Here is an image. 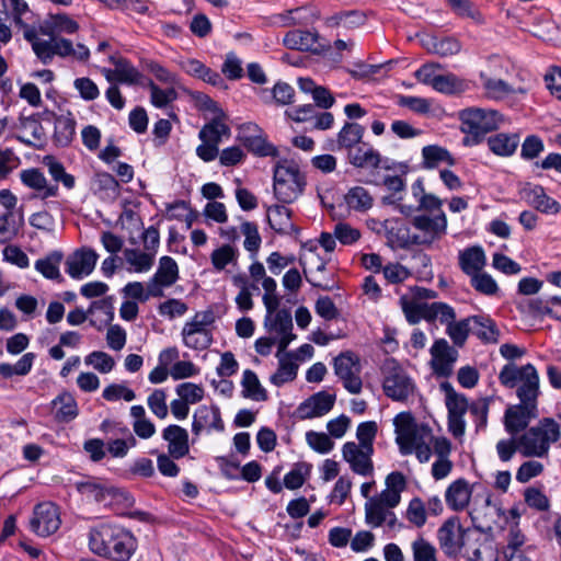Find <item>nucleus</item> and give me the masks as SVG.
I'll return each mask as SVG.
<instances>
[{"label": "nucleus", "instance_id": "obj_13", "mask_svg": "<svg viewBox=\"0 0 561 561\" xmlns=\"http://www.w3.org/2000/svg\"><path fill=\"white\" fill-rule=\"evenodd\" d=\"M318 32L291 30L285 34L283 45L291 50L309 51L319 55L323 51V46L318 43Z\"/></svg>", "mask_w": 561, "mask_h": 561}, {"label": "nucleus", "instance_id": "obj_50", "mask_svg": "<svg viewBox=\"0 0 561 561\" xmlns=\"http://www.w3.org/2000/svg\"><path fill=\"white\" fill-rule=\"evenodd\" d=\"M241 231L245 236L243 243L244 248L247 251L252 253L251 256L254 259L262 243V238L259 233L257 225L252 221H244L241 225Z\"/></svg>", "mask_w": 561, "mask_h": 561}, {"label": "nucleus", "instance_id": "obj_5", "mask_svg": "<svg viewBox=\"0 0 561 561\" xmlns=\"http://www.w3.org/2000/svg\"><path fill=\"white\" fill-rule=\"evenodd\" d=\"M239 130L238 140L250 153L260 158L279 156L277 147L267 140V135L257 124L244 123Z\"/></svg>", "mask_w": 561, "mask_h": 561}, {"label": "nucleus", "instance_id": "obj_36", "mask_svg": "<svg viewBox=\"0 0 561 561\" xmlns=\"http://www.w3.org/2000/svg\"><path fill=\"white\" fill-rule=\"evenodd\" d=\"M345 203L356 211H367L373 207L374 198L363 186H354L344 196Z\"/></svg>", "mask_w": 561, "mask_h": 561}, {"label": "nucleus", "instance_id": "obj_7", "mask_svg": "<svg viewBox=\"0 0 561 561\" xmlns=\"http://www.w3.org/2000/svg\"><path fill=\"white\" fill-rule=\"evenodd\" d=\"M333 368L343 386H363L360 358L355 352L345 351L340 353L333 359Z\"/></svg>", "mask_w": 561, "mask_h": 561}, {"label": "nucleus", "instance_id": "obj_16", "mask_svg": "<svg viewBox=\"0 0 561 561\" xmlns=\"http://www.w3.org/2000/svg\"><path fill=\"white\" fill-rule=\"evenodd\" d=\"M462 526L457 516L449 517L437 530V539L444 553L449 558L458 556V545L456 540L459 539V533Z\"/></svg>", "mask_w": 561, "mask_h": 561}, {"label": "nucleus", "instance_id": "obj_15", "mask_svg": "<svg viewBox=\"0 0 561 561\" xmlns=\"http://www.w3.org/2000/svg\"><path fill=\"white\" fill-rule=\"evenodd\" d=\"M421 45L430 54L439 57H448L458 54L461 50V43L454 36H438L434 34H423Z\"/></svg>", "mask_w": 561, "mask_h": 561}, {"label": "nucleus", "instance_id": "obj_1", "mask_svg": "<svg viewBox=\"0 0 561 561\" xmlns=\"http://www.w3.org/2000/svg\"><path fill=\"white\" fill-rule=\"evenodd\" d=\"M90 549L98 556L127 561L136 548L134 536L121 527L102 524L90 531Z\"/></svg>", "mask_w": 561, "mask_h": 561}, {"label": "nucleus", "instance_id": "obj_37", "mask_svg": "<svg viewBox=\"0 0 561 561\" xmlns=\"http://www.w3.org/2000/svg\"><path fill=\"white\" fill-rule=\"evenodd\" d=\"M76 489L80 494L92 496L99 503L103 502L106 495L113 494L112 488L106 486L100 479L95 478L77 482Z\"/></svg>", "mask_w": 561, "mask_h": 561}, {"label": "nucleus", "instance_id": "obj_60", "mask_svg": "<svg viewBox=\"0 0 561 561\" xmlns=\"http://www.w3.org/2000/svg\"><path fill=\"white\" fill-rule=\"evenodd\" d=\"M407 518L416 527H422L426 523V507L420 497L410 501Z\"/></svg>", "mask_w": 561, "mask_h": 561}, {"label": "nucleus", "instance_id": "obj_51", "mask_svg": "<svg viewBox=\"0 0 561 561\" xmlns=\"http://www.w3.org/2000/svg\"><path fill=\"white\" fill-rule=\"evenodd\" d=\"M238 250L230 244H224L218 249H215L210 254L213 266L217 271L224 270L229 263L237 260Z\"/></svg>", "mask_w": 561, "mask_h": 561}, {"label": "nucleus", "instance_id": "obj_42", "mask_svg": "<svg viewBox=\"0 0 561 561\" xmlns=\"http://www.w3.org/2000/svg\"><path fill=\"white\" fill-rule=\"evenodd\" d=\"M44 164L48 168L50 176L56 182H61L64 186L71 190L76 185V179L73 175L66 172V169L61 162L56 160L54 156L44 157Z\"/></svg>", "mask_w": 561, "mask_h": 561}, {"label": "nucleus", "instance_id": "obj_20", "mask_svg": "<svg viewBox=\"0 0 561 561\" xmlns=\"http://www.w3.org/2000/svg\"><path fill=\"white\" fill-rule=\"evenodd\" d=\"M162 437L169 443L168 451L174 459H180L188 454V434L179 425H169L163 430Z\"/></svg>", "mask_w": 561, "mask_h": 561}, {"label": "nucleus", "instance_id": "obj_46", "mask_svg": "<svg viewBox=\"0 0 561 561\" xmlns=\"http://www.w3.org/2000/svg\"><path fill=\"white\" fill-rule=\"evenodd\" d=\"M183 91L195 102V107L198 111L211 112L216 115L220 114L222 116H226L222 108L208 94L201 92V91H194V90H190V89H185V88L183 89Z\"/></svg>", "mask_w": 561, "mask_h": 561}, {"label": "nucleus", "instance_id": "obj_26", "mask_svg": "<svg viewBox=\"0 0 561 561\" xmlns=\"http://www.w3.org/2000/svg\"><path fill=\"white\" fill-rule=\"evenodd\" d=\"M381 386H413L402 365L393 357L386 358L381 366Z\"/></svg>", "mask_w": 561, "mask_h": 561}, {"label": "nucleus", "instance_id": "obj_17", "mask_svg": "<svg viewBox=\"0 0 561 561\" xmlns=\"http://www.w3.org/2000/svg\"><path fill=\"white\" fill-rule=\"evenodd\" d=\"M181 68L188 76L199 79L213 87L218 89L227 90L228 85L219 72L207 67L204 62L198 59L190 58L181 62Z\"/></svg>", "mask_w": 561, "mask_h": 561}, {"label": "nucleus", "instance_id": "obj_30", "mask_svg": "<svg viewBox=\"0 0 561 561\" xmlns=\"http://www.w3.org/2000/svg\"><path fill=\"white\" fill-rule=\"evenodd\" d=\"M365 134V127L355 122H345L337 133V149H351L362 142Z\"/></svg>", "mask_w": 561, "mask_h": 561}, {"label": "nucleus", "instance_id": "obj_44", "mask_svg": "<svg viewBox=\"0 0 561 561\" xmlns=\"http://www.w3.org/2000/svg\"><path fill=\"white\" fill-rule=\"evenodd\" d=\"M446 2L456 15L478 23L483 22L482 13L471 0H446Z\"/></svg>", "mask_w": 561, "mask_h": 561}, {"label": "nucleus", "instance_id": "obj_34", "mask_svg": "<svg viewBox=\"0 0 561 561\" xmlns=\"http://www.w3.org/2000/svg\"><path fill=\"white\" fill-rule=\"evenodd\" d=\"M412 225L419 230L432 232V236L440 237L446 233L447 217L444 211H440L434 218L419 215L412 219Z\"/></svg>", "mask_w": 561, "mask_h": 561}, {"label": "nucleus", "instance_id": "obj_56", "mask_svg": "<svg viewBox=\"0 0 561 561\" xmlns=\"http://www.w3.org/2000/svg\"><path fill=\"white\" fill-rule=\"evenodd\" d=\"M446 391L448 415L463 416L467 411V399L454 391V388H443Z\"/></svg>", "mask_w": 561, "mask_h": 561}, {"label": "nucleus", "instance_id": "obj_47", "mask_svg": "<svg viewBox=\"0 0 561 561\" xmlns=\"http://www.w3.org/2000/svg\"><path fill=\"white\" fill-rule=\"evenodd\" d=\"M366 523L379 527L387 520L388 510L376 497H370L365 504Z\"/></svg>", "mask_w": 561, "mask_h": 561}, {"label": "nucleus", "instance_id": "obj_52", "mask_svg": "<svg viewBox=\"0 0 561 561\" xmlns=\"http://www.w3.org/2000/svg\"><path fill=\"white\" fill-rule=\"evenodd\" d=\"M96 183L99 190L105 192L106 198L115 201L121 195L119 183L111 173H96Z\"/></svg>", "mask_w": 561, "mask_h": 561}, {"label": "nucleus", "instance_id": "obj_9", "mask_svg": "<svg viewBox=\"0 0 561 561\" xmlns=\"http://www.w3.org/2000/svg\"><path fill=\"white\" fill-rule=\"evenodd\" d=\"M431 355V365L436 377L448 378L453 374V364L457 359V351L445 339H439L432 345Z\"/></svg>", "mask_w": 561, "mask_h": 561}, {"label": "nucleus", "instance_id": "obj_28", "mask_svg": "<svg viewBox=\"0 0 561 561\" xmlns=\"http://www.w3.org/2000/svg\"><path fill=\"white\" fill-rule=\"evenodd\" d=\"M485 264V254L480 245H473L459 253V265L469 276L480 272Z\"/></svg>", "mask_w": 561, "mask_h": 561}, {"label": "nucleus", "instance_id": "obj_33", "mask_svg": "<svg viewBox=\"0 0 561 561\" xmlns=\"http://www.w3.org/2000/svg\"><path fill=\"white\" fill-rule=\"evenodd\" d=\"M423 169H434L440 162H446L448 165H454L456 163L455 158L450 154V152L440 146L437 145H428L423 147L422 149Z\"/></svg>", "mask_w": 561, "mask_h": 561}, {"label": "nucleus", "instance_id": "obj_53", "mask_svg": "<svg viewBox=\"0 0 561 561\" xmlns=\"http://www.w3.org/2000/svg\"><path fill=\"white\" fill-rule=\"evenodd\" d=\"M471 286L479 293L488 296L497 294L499 286L488 273H476L471 276Z\"/></svg>", "mask_w": 561, "mask_h": 561}, {"label": "nucleus", "instance_id": "obj_29", "mask_svg": "<svg viewBox=\"0 0 561 561\" xmlns=\"http://www.w3.org/2000/svg\"><path fill=\"white\" fill-rule=\"evenodd\" d=\"M64 254L61 251H51L45 257L35 262V268L45 278L62 283L65 278L59 272V264L62 261Z\"/></svg>", "mask_w": 561, "mask_h": 561}, {"label": "nucleus", "instance_id": "obj_62", "mask_svg": "<svg viewBox=\"0 0 561 561\" xmlns=\"http://www.w3.org/2000/svg\"><path fill=\"white\" fill-rule=\"evenodd\" d=\"M22 183L33 190L41 191L46 187V178L37 168L26 169L20 173Z\"/></svg>", "mask_w": 561, "mask_h": 561}, {"label": "nucleus", "instance_id": "obj_8", "mask_svg": "<svg viewBox=\"0 0 561 561\" xmlns=\"http://www.w3.org/2000/svg\"><path fill=\"white\" fill-rule=\"evenodd\" d=\"M31 529L42 537L56 533L60 527L58 507L53 503H41L34 508Z\"/></svg>", "mask_w": 561, "mask_h": 561}, {"label": "nucleus", "instance_id": "obj_63", "mask_svg": "<svg viewBox=\"0 0 561 561\" xmlns=\"http://www.w3.org/2000/svg\"><path fill=\"white\" fill-rule=\"evenodd\" d=\"M334 237L344 245L355 243L360 238V231L346 222H339L334 227Z\"/></svg>", "mask_w": 561, "mask_h": 561}, {"label": "nucleus", "instance_id": "obj_11", "mask_svg": "<svg viewBox=\"0 0 561 561\" xmlns=\"http://www.w3.org/2000/svg\"><path fill=\"white\" fill-rule=\"evenodd\" d=\"M98 253L91 248H80L69 255L65 262L66 272L73 279L90 275L95 268Z\"/></svg>", "mask_w": 561, "mask_h": 561}, {"label": "nucleus", "instance_id": "obj_32", "mask_svg": "<svg viewBox=\"0 0 561 561\" xmlns=\"http://www.w3.org/2000/svg\"><path fill=\"white\" fill-rule=\"evenodd\" d=\"M469 83L454 73L436 75L433 80V89L437 92L454 95L465 92Z\"/></svg>", "mask_w": 561, "mask_h": 561}, {"label": "nucleus", "instance_id": "obj_55", "mask_svg": "<svg viewBox=\"0 0 561 561\" xmlns=\"http://www.w3.org/2000/svg\"><path fill=\"white\" fill-rule=\"evenodd\" d=\"M543 150L542 139L537 135H528L522 144L520 158L530 161L538 158Z\"/></svg>", "mask_w": 561, "mask_h": 561}, {"label": "nucleus", "instance_id": "obj_48", "mask_svg": "<svg viewBox=\"0 0 561 561\" xmlns=\"http://www.w3.org/2000/svg\"><path fill=\"white\" fill-rule=\"evenodd\" d=\"M447 334L456 346L462 347L471 333V319L470 317L462 319L458 322L453 321L447 325Z\"/></svg>", "mask_w": 561, "mask_h": 561}, {"label": "nucleus", "instance_id": "obj_21", "mask_svg": "<svg viewBox=\"0 0 561 561\" xmlns=\"http://www.w3.org/2000/svg\"><path fill=\"white\" fill-rule=\"evenodd\" d=\"M471 333L484 344H494L499 342L500 330L495 321L490 316L474 314L470 316Z\"/></svg>", "mask_w": 561, "mask_h": 561}, {"label": "nucleus", "instance_id": "obj_31", "mask_svg": "<svg viewBox=\"0 0 561 561\" xmlns=\"http://www.w3.org/2000/svg\"><path fill=\"white\" fill-rule=\"evenodd\" d=\"M55 419L58 422L68 423L78 415V405L75 398L68 393L62 392L51 402Z\"/></svg>", "mask_w": 561, "mask_h": 561}, {"label": "nucleus", "instance_id": "obj_2", "mask_svg": "<svg viewBox=\"0 0 561 561\" xmlns=\"http://www.w3.org/2000/svg\"><path fill=\"white\" fill-rule=\"evenodd\" d=\"M307 186V178L295 160L280 159L273 170V193L280 204H291Z\"/></svg>", "mask_w": 561, "mask_h": 561}, {"label": "nucleus", "instance_id": "obj_14", "mask_svg": "<svg viewBox=\"0 0 561 561\" xmlns=\"http://www.w3.org/2000/svg\"><path fill=\"white\" fill-rule=\"evenodd\" d=\"M334 402L335 394L320 391L300 403L296 413L302 420L322 416L333 408Z\"/></svg>", "mask_w": 561, "mask_h": 561}, {"label": "nucleus", "instance_id": "obj_23", "mask_svg": "<svg viewBox=\"0 0 561 561\" xmlns=\"http://www.w3.org/2000/svg\"><path fill=\"white\" fill-rule=\"evenodd\" d=\"M343 458L352 470L360 476H370L374 470L371 458H366L359 453V447L354 442H347L342 448Z\"/></svg>", "mask_w": 561, "mask_h": 561}, {"label": "nucleus", "instance_id": "obj_35", "mask_svg": "<svg viewBox=\"0 0 561 561\" xmlns=\"http://www.w3.org/2000/svg\"><path fill=\"white\" fill-rule=\"evenodd\" d=\"M56 116L54 111L45 108L43 112L33 113L30 116H24L21 114L19 116V123L21 128H26L28 125H33L32 136L36 140H43L46 138V133L41 124V119L51 121L53 117Z\"/></svg>", "mask_w": 561, "mask_h": 561}, {"label": "nucleus", "instance_id": "obj_24", "mask_svg": "<svg viewBox=\"0 0 561 561\" xmlns=\"http://www.w3.org/2000/svg\"><path fill=\"white\" fill-rule=\"evenodd\" d=\"M550 305L551 304L549 302V299L543 300L541 298H528L523 299L517 304V310L520 313L527 314L533 318H543L547 316L553 320L561 322V314L556 312L550 307Z\"/></svg>", "mask_w": 561, "mask_h": 561}, {"label": "nucleus", "instance_id": "obj_12", "mask_svg": "<svg viewBox=\"0 0 561 561\" xmlns=\"http://www.w3.org/2000/svg\"><path fill=\"white\" fill-rule=\"evenodd\" d=\"M502 386H539V376L531 364L516 366L508 363L503 366L499 375Z\"/></svg>", "mask_w": 561, "mask_h": 561}, {"label": "nucleus", "instance_id": "obj_18", "mask_svg": "<svg viewBox=\"0 0 561 561\" xmlns=\"http://www.w3.org/2000/svg\"><path fill=\"white\" fill-rule=\"evenodd\" d=\"M346 150L348 162L357 169L369 167L377 169L381 164L380 153L375 150L368 142L362 140V142L354 148Z\"/></svg>", "mask_w": 561, "mask_h": 561}, {"label": "nucleus", "instance_id": "obj_40", "mask_svg": "<svg viewBox=\"0 0 561 561\" xmlns=\"http://www.w3.org/2000/svg\"><path fill=\"white\" fill-rule=\"evenodd\" d=\"M154 280L161 285L172 286L179 279V266L174 259L164 255L159 261V267L154 273Z\"/></svg>", "mask_w": 561, "mask_h": 561}, {"label": "nucleus", "instance_id": "obj_22", "mask_svg": "<svg viewBox=\"0 0 561 561\" xmlns=\"http://www.w3.org/2000/svg\"><path fill=\"white\" fill-rule=\"evenodd\" d=\"M519 444L524 448L526 457H543L548 454L549 446L545 439L541 427H530L520 438Z\"/></svg>", "mask_w": 561, "mask_h": 561}, {"label": "nucleus", "instance_id": "obj_64", "mask_svg": "<svg viewBox=\"0 0 561 561\" xmlns=\"http://www.w3.org/2000/svg\"><path fill=\"white\" fill-rule=\"evenodd\" d=\"M295 90L286 82L278 81L272 89V99L277 105H288L294 102Z\"/></svg>", "mask_w": 561, "mask_h": 561}, {"label": "nucleus", "instance_id": "obj_10", "mask_svg": "<svg viewBox=\"0 0 561 561\" xmlns=\"http://www.w3.org/2000/svg\"><path fill=\"white\" fill-rule=\"evenodd\" d=\"M520 195L537 211L546 215H557L561 211V204L548 196L543 186L539 184L525 183L520 190Z\"/></svg>", "mask_w": 561, "mask_h": 561}, {"label": "nucleus", "instance_id": "obj_49", "mask_svg": "<svg viewBox=\"0 0 561 561\" xmlns=\"http://www.w3.org/2000/svg\"><path fill=\"white\" fill-rule=\"evenodd\" d=\"M311 471V465L307 462H297L294 468L285 476L284 485L289 490H296L304 485L306 476Z\"/></svg>", "mask_w": 561, "mask_h": 561}, {"label": "nucleus", "instance_id": "obj_3", "mask_svg": "<svg viewBox=\"0 0 561 561\" xmlns=\"http://www.w3.org/2000/svg\"><path fill=\"white\" fill-rule=\"evenodd\" d=\"M499 113L493 110L479 107H467L459 112L460 129L466 136L462 145L472 147L481 144L486 134L496 130L499 127Z\"/></svg>", "mask_w": 561, "mask_h": 561}, {"label": "nucleus", "instance_id": "obj_6", "mask_svg": "<svg viewBox=\"0 0 561 561\" xmlns=\"http://www.w3.org/2000/svg\"><path fill=\"white\" fill-rule=\"evenodd\" d=\"M396 443L402 455L407 456L413 453V443L421 436V432L430 434L431 430L427 425H419L414 416L410 412H401L393 419Z\"/></svg>", "mask_w": 561, "mask_h": 561}, {"label": "nucleus", "instance_id": "obj_43", "mask_svg": "<svg viewBox=\"0 0 561 561\" xmlns=\"http://www.w3.org/2000/svg\"><path fill=\"white\" fill-rule=\"evenodd\" d=\"M124 256L127 263L134 266L136 273L147 272L151 268L154 262V254L142 252L138 249H125Z\"/></svg>", "mask_w": 561, "mask_h": 561}, {"label": "nucleus", "instance_id": "obj_4", "mask_svg": "<svg viewBox=\"0 0 561 561\" xmlns=\"http://www.w3.org/2000/svg\"><path fill=\"white\" fill-rule=\"evenodd\" d=\"M539 388H517L519 404L510 407L505 412V428L511 434L524 431L529 421L537 416Z\"/></svg>", "mask_w": 561, "mask_h": 561}, {"label": "nucleus", "instance_id": "obj_38", "mask_svg": "<svg viewBox=\"0 0 561 561\" xmlns=\"http://www.w3.org/2000/svg\"><path fill=\"white\" fill-rule=\"evenodd\" d=\"M111 64L115 66L116 79L121 83L136 84L140 72L125 57H110Z\"/></svg>", "mask_w": 561, "mask_h": 561}, {"label": "nucleus", "instance_id": "obj_27", "mask_svg": "<svg viewBox=\"0 0 561 561\" xmlns=\"http://www.w3.org/2000/svg\"><path fill=\"white\" fill-rule=\"evenodd\" d=\"M488 147L492 153L499 157H511L519 145L518 134L497 133L490 136Z\"/></svg>", "mask_w": 561, "mask_h": 561}, {"label": "nucleus", "instance_id": "obj_45", "mask_svg": "<svg viewBox=\"0 0 561 561\" xmlns=\"http://www.w3.org/2000/svg\"><path fill=\"white\" fill-rule=\"evenodd\" d=\"M289 13H294V18L290 23H298V25H310L318 21L321 16L320 9L313 3H307L305 5L289 9Z\"/></svg>", "mask_w": 561, "mask_h": 561}, {"label": "nucleus", "instance_id": "obj_54", "mask_svg": "<svg viewBox=\"0 0 561 561\" xmlns=\"http://www.w3.org/2000/svg\"><path fill=\"white\" fill-rule=\"evenodd\" d=\"M413 561H437L436 548L423 537L412 542Z\"/></svg>", "mask_w": 561, "mask_h": 561}, {"label": "nucleus", "instance_id": "obj_19", "mask_svg": "<svg viewBox=\"0 0 561 561\" xmlns=\"http://www.w3.org/2000/svg\"><path fill=\"white\" fill-rule=\"evenodd\" d=\"M54 121L53 142L58 148H67L71 145L75 135L77 122L70 111L67 115H57L51 118Z\"/></svg>", "mask_w": 561, "mask_h": 561}, {"label": "nucleus", "instance_id": "obj_57", "mask_svg": "<svg viewBox=\"0 0 561 561\" xmlns=\"http://www.w3.org/2000/svg\"><path fill=\"white\" fill-rule=\"evenodd\" d=\"M85 363L92 365L96 370L102 374L110 373L114 365V358L105 352L94 351L85 357Z\"/></svg>", "mask_w": 561, "mask_h": 561}, {"label": "nucleus", "instance_id": "obj_61", "mask_svg": "<svg viewBox=\"0 0 561 561\" xmlns=\"http://www.w3.org/2000/svg\"><path fill=\"white\" fill-rule=\"evenodd\" d=\"M314 309L317 314L327 321L335 320L340 316L337 307L329 296H320L316 301Z\"/></svg>", "mask_w": 561, "mask_h": 561}, {"label": "nucleus", "instance_id": "obj_58", "mask_svg": "<svg viewBox=\"0 0 561 561\" xmlns=\"http://www.w3.org/2000/svg\"><path fill=\"white\" fill-rule=\"evenodd\" d=\"M265 328L268 331H276L278 333H286V331H291L293 318L290 311L286 308L278 310L274 318L271 317V321Z\"/></svg>", "mask_w": 561, "mask_h": 561}, {"label": "nucleus", "instance_id": "obj_39", "mask_svg": "<svg viewBox=\"0 0 561 561\" xmlns=\"http://www.w3.org/2000/svg\"><path fill=\"white\" fill-rule=\"evenodd\" d=\"M293 356L294 355L291 353H287L279 359L278 369L270 378L272 383L280 386L286 382H291L296 378L298 365L293 362Z\"/></svg>", "mask_w": 561, "mask_h": 561}, {"label": "nucleus", "instance_id": "obj_25", "mask_svg": "<svg viewBox=\"0 0 561 561\" xmlns=\"http://www.w3.org/2000/svg\"><path fill=\"white\" fill-rule=\"evenodd\" d=\"M471 491L465 479L454 481L446 490L445 500L447 505L456 512L462 511L469 504Z\"/></svg>", "mask_w": 561, "mask_h": 561}, {"label": "nucleus", "instance_id": "obj_41", "mask_svg": "<svg viewBox=\"0 0 561 561\" xmlns=\"http://www.w3.org/2000/svg\"><path fill=\"white\" fill-rule=\"evenodd\" d=\"M94 310H100L105 314V319L98 324L95 320L90 319V325L98 329V331H102L105 327L110 325L114 319V297L105 296L100 300H94L90 304L88 312L93 313Z\"/></svg>", "mask_w": 561, "mask_h": 561}, {"label": "nucleus", "instance_id": "obj_59", "mask_svg": "<svg viewBox=\"0 0 561 561\" xmlns=\"http://www.w3.org/2000/svg\"><path fill=\"white\" fill-rule=\"evenodd\" d=\"M306 439L308 445L320 454H327L334 447L333 440L325 433L310 431L306 434Z\"/></svg>", "mask_w": 561, "mask_h": 561}]
</instances>
